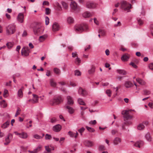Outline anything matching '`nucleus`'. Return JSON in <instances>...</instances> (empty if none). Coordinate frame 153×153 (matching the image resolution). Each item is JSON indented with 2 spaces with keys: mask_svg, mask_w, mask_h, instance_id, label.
I'll return each mask as SVG.
<instances>
[{
  "mask_svg": "<svg viewBox=\"0 0 153 153\" xmlns=\"http://www.w3.org/2000/svg\"><path fill=\"white\" fill-rule=\"evenodd\" d=\"M88 29V25L85 24L76 25L74 27V29L77 33H81L86 31Z\"/></svg>",
  "mask_w": 153,
  "mask_h": 153,
  "instance_id": "f257e3e1",
  "label": "nucleus"
},
{
  "mask_svg": "<svg viewBox=\"0 0 153 153\" xmlns=\"http://www.w3.org/2000/svg\"><path fill=\"white\" fill-rule=\"evenodd\" d=\"M43 31V29L41 25L38 24H36L33 27V31L34 34L36 35H39L42 33Z\"/></svg>",
  "mask_w": 153,
  "mask_h": 153,
  "instance_id": "f03ea898",
  "label": "nucleus"
},
{
  "mask_svg": "<svg viewBox=\"0 0 153 153\" xmlns=\"http://www.w3.org/2000/svg\"><path fill=\"white\" fill-rule=\"evenodd\" d=\"M131 7V4L127 3L126 1H123L121 2V8L124 11H127V12L131 11L130 9Z\"/></svg>",
  "mask_w": 153,
  "mask_h": 153,
  "instance_id": "7ed1b4c3",
  "label": "nucleus"
},
{
  "mask_svg": "<svg viewBox=\"0 0 153 153\" xmlns=\"http://www.w3.org/2000/svg\"><path fill=\"white\" fill-rule=\"evenodd\" d=\"M15 30V26L13 25H10L6 27V33L7 35L13 34Z\"/></svg>",
  "mask_w": 153,
  "mask_h": 153,
  "instance_id": "20e7f679",
  "label": "nucleus"
},
{
  "mask_svg": "<svg viewBox=\"0 0 153 153\" xmlns=\"http://www.w3.org/2000/svg\"><path fill=\"white\" fill-rule=\"evenodd\" d=\"M130 111V110H125L122 111V114L123 115L124 121H126V120H128L132 118V116L129 114Z\"/></svg>",
  "mask_w": 153,
  "mask_h": 153,
  "instance_id": "39448f33",
  "label": "nucleus"
},
{
  "mask_svg": "<svg viewBox=\"0 0 153 153\" xmlns=\"http://www.w3.org/2000/svg\"><path fill=\"white\" fill-rule=\"evenodd\" d=\"M62 101L61 97H59L53 99L50 101V103L52 105L58 104Z\"/></svg>",
  "mask_w": 153,
  "mask_h": 153,
  "instance_id": "423d86ee",
  "label": "nucleus"
},
{
  "mask_svg": "<svg viewBox=\"0 0 153 153\" xmlns=\"http://www.w3.org/2000/svg\"><path fill=\"white\" fill-rule=\"evenodd\" d=\"M30 49L27 47H24L21 51L22 54L24 56H27L29 55Z\"/></svg>",
  "mask_w": 153,
  "mask_h": 153,
  "instance_id": "0eeeda50",
  "label": "nucleus"
},
{
  "mask_svg": "<svg viewBox=\"0 0 153 153\" xmlns=\"http://www.w3.org/2000/svg\"><path fill=\"white\" fill-rule=\"evenodd\" d=\"M78 93L83 96H85L88 94L87 91L85 89H82L80 87L79 88Z\"/></svg>",
  "mask_w": 153,
  "mask_h": 153,
  "instance_id": "6e6552de",
  "label": "nucleus"
},
{
  "mask_svg": "<svg viewBox=\"0 0 153 153\" xmlns=\"http://www.w3.org/2000/svg\"><path fill=\"white\" fill-rule=\"evenodd\" d=\"M12 137L13 135L12 134L10 133L9 134L7 137L5 139V142L4 143V145H8L10 142V138L12 139Z\"/></svg>",
  "mask_w": 153,
  "mask_h": 153,
  "instance_id": "1a4fd4ad",
  "label": "nucleus"
},
{
  "mask_svg": "<svg viewBox=\"0 0 153 153\" xmlns=\"http://www.w3.org/2000/svg\"><path fill=\"white\" fill-rule=\"evenodd\" d=\"M97 4L93 2H87L86 4V7L88 8H93L95 7Z\"/></svg>",
  "mask_w": 153,
  "mask_h": 153,
  "instance_id": "9d476101",
  "label": "nucleus"
},
{
  "mask_svg": "<svg viewBox=\"0 0 153 153\" xmlns=\"http://www.w3.org/2000/svg\"><path fill=\"white\" fill-rule=\"evenodd\" d=\"M67 104L68 105H72L74 103V101L73 98L71 96H68L67 97Z\"/></svg>",
  "mask_w": 153,
  "mask_h": 153,
  "instance_id": "9b49d317",
  "label": "nucleus"
},
{
  "mask_svg": "<svg viewBox=\"0 0 153 153\" xmlns=\"http://www.w3.org/2000/svg\"><path fill=\"white\" fill-rule=\"evenodd\" d=\"M59 29V26L57 23H54L52 25V30L53 31H58Z\"/></svg>",
  "mask_w": 153,
  "mask_h": 153,
  "instance_id": "f8f14e48",
  "label": "nucleus"
},
{
  "mask_svg": "<svg viewBox=\"0 0 153 153\" xmlns=\"http://www.w3.org/2000/svg\"><path fill=\"white\" fill-rule=\"evenodd\" d=\"M24 15L22 13H20L17 16V20L21 23H23V22Z\"/></svg>",
  "mask_w": 153,
  "mask_h": 153,
  "instance_id": "ddd939ff",
  "label": "nucleus"
},
{
  "mask_svg": "<svg viewBox=\"0 0 153 153\" xmlns=\"http://www.w3.org/2000/svg\"><path fill=\"white\" fill-rule=\"evenodd\" d=\"M61 127L60 125L57 124L53 126V130L55 132H58L60 131Z\"/></svg>",
  "mask_w": 153,
  "mask_h": 153,
  "instance_id": "4468645a",
  "label": "nucleus"
},
{
  "mask_svg": "<svg viewBox=\"0 0 153 153\" xmlns=\"http://www.w3.org/2000/svg\"><path fill=\"white\" fill-rule=\"evenodd\" d=\"M33 96L34 98V99L32 100V103H36L38 102L39 97L36 94H33Z\"/></svg>",
  "mask_w": 153,
  "mask_h": 153,
  "instance_id": "2eb2a0df",
  "label": "nucleus"
},
{
  "mask_svg": "<svg viewBox=\"0 0 153 153\" xmlns=\"http://www.w3.org/2000/svg\"><path fill=\"white\" fill-rule=\"evenodd\" d=\"M129 55L128 54L123 55L121 57V59L123 61H127L129 58Z\"/></svg>",
  "mask_w": 153,
  "mask_h": 153,
  "instance_id": "dca6fc26",
  "label": "nucleus"
},
{
  "mask_svg": "<svg viewBox=\"0 0 153 153\" xmlns=\"http://www.w3.org/2000/svg\"><path fill=\"white\" fill-rule=\"evenodd\" d=\"M124 86L125 87L128 88L132 87L133 85L130 81H127L125 82Z\"/></svg>",
  "mask_w": 153,
  "mask_h": 153,
  "instance_id": "f3484780",
  "label": "nucleus"
},
{
  "mask_svg": "<svg viewBox=\"0 0 153 153\" xmlns=\"http://www.w3.org/2000/svg\"><path fill=\"white\" fill-rule=\"evenodd\" d=\"M116 71L119 74L122 75H126L127 74V72L125 70L123 69H117Z\"/></svg>",
  "mask_w": 153,
  "mask_h": 153,
  "instance_id": "a211bd4d",
  "label": "nucleus"
},
{
  "mask_svg": "<svg viewBox=\"0 0 153 153\" xmlns=\"http://www.w3.org/2000/svg\"><path fill=\"white\" fill-rule=\"evenodd\" d=\"M68 133L71 137H74L75 138H76L78 134L77 131H76V133H75L71 131H69L68 132Z\"/></svg>",
  "mask_w": 153,
  "mask_h": 153,
  "instance_id": "6ab92c4d",
  "label": "nucleus"
},
{
  "mask_svg": "<svg viewBox=\"0 0 153 153\" xmlns=\"http://www.w3.org/2000/svg\"><path fill=\"white\" fill-rule=\"evenodd\" d=\"M84 143L86 146L88 147H92L93 146V143L89 141H85Z\"/></svg>",
  "mask_w": 153,
  "mask_h": 153,
  "instance_id": "aec40b11",
  "label": "nucleus"
},
{
  "mask_svg": "<svg viewBox=\"0 0 153 153\" xmlns=\"http://www.w3.org/2000/svg\"><path fill=\"white\" fill-rule=\"evenodd\" d=\"M28 137V135L27 133L25 132H22L21 133L19 137L24 139H25L27 138Z\"/></svg>",
  "mask_w": 153,
  "mask_h": 153,
  "instance_id": "412c9836",
  "label": "nucleus"
},
{
  "mask_svg": "<svg viewBox=\"0 0 153 153\" xmlns=\"http://www.w3.org/2000/svg\"><path fill=\"white\" fill-rule=\"evenodd\" d=\"M136 81L140 85H144L146 84V82L143 79L139 78H137Z\"/></svg>",
  "mask_w": 153,
  "mask_h": 153,
  "instance_id": "4be33fe9",
  "label": "nucleus"
},
{
  "mask_svg": "<svg viewBox=\"0 0 153 153\" xmlns=\"http://www.w3.org/2000/svg\"><path fill=\"white\" fill-rule=\"evenodd\" d=\"M23 87H22L18 91V97H19V98H22L23 97V93L22 92V90L23 89Z\"/></svg>",
  "mask_w": 153,
  "mask_h": 153,
  "instance_id": "5701e85b",
  "label": "nucleus"
},
{
  "mask_svg": "<svg viewBox=\"0 0 153 153\" xmlns=\"http://www.w3.org/2000/svg\"><path fill=\"white\" fill-rule=\"evenodd\" d=\"M121 141L119 137H117L115 138L113 141L114 144L115 145H117Z\"/></svg>",
  "mask_w": 153,
  "mask_h": 153,
  "instance_id": "b1692460",
  "label": "nucleus"
},
{
  "mask_svg": "<svg viewBox=\"0 0 153 153\" xmlns=\"http://www.w3.org/2000/svg\"><path fill=\"white\" fill-rule=\"evenodd\" d=\"M67 109H68V112L71 114L73 113L74 112V110L71 107L67 105L66 107Z\"/></svg>",
  "mask_w": 153,
  "mask_h": 153,
  "instance_id": "393cba45",
  "label": "nucleus"
},
{
  "mask_svg": "<svg viewBox=\"0 0 153 153\" xmlns=\"http://www.w3.org/2000/svg\"><path fill=\"white\" fill-rule=\"evenodd\" d=\"M10 123V121L9 120L7 121L6 122L4 123L2 126L1 127L3 128H7Z\"/></svg>",
  "mask_w": 153,
  "mask_h": 153,
  "instance_id": "a878e982",
  "label": "nucleus"
},
{
  "mask_svg": "<svg viewBox=\"0 0 153 153\" xmlns=\"http://www.w3.org/2000/svg\"><path fill=\"white\" fill-rule=\"evenodd\" d=\"M67 21L68 23H72L74 22V20L71 17H69L67 19Z\"/></svg>",
  "mask_w": 153,
  "mask_h": 153,
  "instance_id": "bb28decb",
  "label": "nucleus"
},
{
  "mask_svg": "<svg viewBox=\"0 0 153 153\" xmlns=\"http://www.w3.org/2000/svg\"><path fill=\"white\" fill-rule=\"evenodd\" d=\"M91 15V13L88 12H85L82 14L83 16L85 18L89 17H90Z\"/></svg>",
  "mask_w": 153,
  "mask_h": 153,
  "instance_id": "cd10ccee",
  "label": "nucleus"
},
{
  "mask_svg": "<svg viewBox=\"0 0 153 153\" xmlns=\"http://www.w3.org/2000/svg\"><path fill=\"white\" fill-rule=\"evenodd\" d=\"M53 71L55 73L58 75H59L61 73V71L60 69L56 68H54Z\"/></svg>",
  "mask_w": 153,
  "mask_h": 153,
  "instance_id": "c85d7f7f",
  "label": "nucleus"
},
{
  "mask_svg": "<svg viewBox=\"0 0 153 153\" xmlns=\"http://www.w3.org/2000/svg\"><path fill=\"white\" fill-rule=\"evenodd\" d=\"M145 137L147 141H150L152 140V137L149 133H147L145 135Z\"/></svg>",
  "mask_w": 153,
  "mask_h": 153,
  "instance_id": "c756f323",
  "label": "nucleus"
},
{
  "mask_svg": "<svg viewBox=\"0 0 153 153\" xmlns=\"http://www.w3.org/2000/svg\"><path fill=\"white\" fill-rule=\"evenodd\" d=\"M47 37V36L46 35L40 36L39 38V40L41 42H43Z\"/></svg>",
  "mask_w": 153,
  "mask_h": 153,
  "instance_id": "7c9ffc66",
  "label": "nucleus"
},
{
  "mask_svg": "<svg viewBox=\"0 0 153 153\" xmlns=\"http://www.w3.org/2000/svg\"><path fill=\"white\" fill-rule=\"evenodd\" d=\"M125 122L122 125V129L124 130L125 129V125H129L130 124H131V122H130L129 121H125Z\"/></svg>",
  "mask_w": 153,
  "mask_h": 153,
  "instance_id": "2f4dec72",
  "label": "nucleus"
},
{
  "mask_svg": "<svg viewBox=\"0 0 153 153\" xmlns=\"http://www.w3.org/2000/svg\"><path fill=\"white\" fill-rule=\"evenodd\" d=\"M0 104L3 108L6 107L7 106V104L5 102V100H3L0 102Z\"/></svg>",
  "mask_w": 153,
  "mask_h": 153,
  "instance_id": "473e14b6",
  "label": "nucleus"
},
{
  "mask_svg": "<svg viewBox=\"0 0 153 153\" xmlns=\"http://www.w3.org/2000/svg\"><path fill=\"white\" fill-rule=\"evenodd\" d=\"M78 102L80 105H85V103L83 101L82 99L81 98H79L78 100Z\"/></svg>",
  "mask_w": 153,
  "mask_h": 153,
  "instance_id": "72a5a7b5",
  "label": "nucleus"
},
{
  "mask_svg": "<svg viewBox=\"0 0 153 153\" xmlns=\"http://www.w3.org/2000/svg\"><path fill=\"white\" fill-rule=\"evenodd\" d=\"M144 126L142 123L140 124L137 127V129L139 130H141L144 129Z\"/></svg>",
  "mask_w": 153,
  "mask_h": 153,
  "instance_id": "f704fd0d",
  "label": "nucleus"
},
{
  "mask_svg": "<svg viewBox=\"0 0 153 153\" xmlns=\"http://www.w3.org/2000/svg\"><path fill=\"white\" fill-rule=\"evenodd\" d=\"M50 83L51 86L52 87H55L56 86V83L53 79L50 80Z\"/></svg>",
  "mask_w": 153,
  "mask_h": 153,
  "instance_id": "c9c22d12",
  "label": "nucleus"
},
{
  "mask_svg": "<svg viewBox=\"0 0 153 153\" xmlns=\"http://www.w3.org/2000/svg\"><path fill=\"white\" fill-rule=\"evenodd\" d=\"M81 62V60L78 57V56H77V58L75 60V63L78 65H79L80 63Z\"/></svg>",
  "mask_w": 153,
  "mask_h": 153,
  "instance_id": "e433bc0d",
  "label": "nucleus"
},
{
  "mask_svg": "<svg viewBox=\"0 0 153 153\" xmlns=\"http://www.w3.org/2000/svg\"><path fill=\"white\" fill-rule=\"evenodd\" d=\"M3 96L5 98H6L8 96V91L6 89L4 90Z\"/></svg>",
  "mask_w": 153,
  "mask_h": 153,
  "instance_id": "4c0bfd02",
  "label": "nucleus"
},
{
  "mask_svg": "<svg viewBox=\"0 0 153 153\" xmlns=\"http://www.w3.org/2000/svg\"><path fill=\"white\" fill-rule=\"evenodd\" d=\"M143 94L144 95H148L150 94L151 92L149 90L145 89L143 91Z\"/></svg>",
  "mask_w": 153,
  "mask_h": 153,
  "instance_id": "58836bf2",
  "label": "nucleus"
},
{
  "mask_svg": "<svg viewBox=\"0 0 153 153\" xmlns=\"http://www.w3.org/2000/svg\"><path fill=\"white\" fill-rule=\"evenodd\" d=\"M13 43L10 42L7 43L6 45L9 49L11 48L13 46Z\"/></svg>",
  "mask_w": 153,
  "mask_h": 153,
  "instance_id": "ea45409f",
  "label": "nucleus"
},
{
  "mask_svg": "<svg viewBox=\"0 0 153 153\" xmlns=\"http://www.w3.org/2000/svg\"><path fill=\"white\" fill-rule=\"evenodd\" d=\"M86 128L88 131L91 132H94L95 131V130L94 128L91 127L86 126Z\"/></svg>",
  "mask_w": 153,
  "mask_h": 153,
  "instance_id": "a19ab883",
  "label": "nucleus"
},
{
  "mask_svg": "<svg viewBox=\"0 0 153 153\" xmlns=\"http://www.w3.org/2000/svg\"><path fill=\"white\" fill-rule=\"evenodd\" d=\"M55 5L56 6V7L57 9L59 10H60L62 9L61 7L58 2H56L55 3Z\"/></svg>",
  "mask_w": 153,
  "mask_h": 153,
  "instance_id": "79ce46f5",
  "label": "nucleus"
},
{
  "mask_svg": "<svg viewBox=\"0 0 153 153\" xmlns=\"http://www.w3.org/2000/svg\"><path fill=\"white\" fill-rule=\"evenodd\" d=\"M75 75L77 76H80L81 75V73L79 71L76 70L74 71Z\"/></svg>",
  "mask_w": 153,
  "mask_h": 153,
  "instance_id": "37998d69",
  "label": "nucleus"
},
{
  "mask_svg": "<svg viewBox=\"0 0 153 153\" xmlns=\"http://www.w3.org/2000/svg\"><path fill=\"white\" fill-rule=\"evenodd\" d=\"M62 4L63 8L65 9L67 8L68 6L67 4L64 1L62 2Z\"/></svg>",
  "mask_w": 153,
  "mask_h": 153,
  "instance_id": "c03bdc74",
  "label": "nucleus"
},
{
  "mask_svg": "<svg viewBox=\"0 0 153 153\" xmlns=\"http://www.w3.org/2000/svg\"><path fill=\"white\" fill-rule=\"evenodd\" d=\"M95 71V68L94 67H92L91 68L88 70V72L89 74H91L93 73Z\"/></svg>",
  "mask_w": 153,
  "mask_h": 153,
  "instance_id": "a18cd8bd",
  "label": "nucleus"
},
{
  "mask_svg": "<svg viewBox=\"0 0 153 153\" xmlns=\"http://www.w3.org/2000/svg\"><path fill=\"white\" fill-rule=\"evenodd\" d=\"M99 33L101 34L102 35H104L105 34V32L104 30L100 29L99 30Z\"/></svg>",
  "mask_w": 153,
  "mask_h": 153,
  "instance_id": "49530a36",
  "label": "nucleus"
},
{
  "mask_svg": "<svg viewBox=\"0 0 153 153\" xmlns=\"http://www.w3.org/2000/svg\"><path fill=\"white\" fill-rule=\"evenodd\" d=\"M106 93L108 97H110L111 96V91L109 89L107 90L106 91Z\"/></svg>",
  "mask_w": 153,
  "mask_h": 153,
  "instance_id": "de8ad7c7",
  "label": "nucleus"
},
{
  "mask_svg": "<svg viewBox=\"0 0 153 153\" xmlns=\"http://www.w3.org/2000/svg\"><path fill=\"white\" fill-rule=\"evenodd\" d=\"M51 138V136L50 134H46L45 135V139L46 140H50Z\"/></svg>",
  "mask_w": 153,
  "mask_h": 153,
  "instance_id": "09e8293b",
  "label": "nucleus"
},
{
  "mask_svg": "<svg viewBox=\"0 0 153 153\" xmlns=\"http://www.w3.org/2000/svg\"><path fill=\"white\" fill-rule=\"evenodd\" d=\"M33 137L34 138L37 139H39L42 138V136L37 134H35Z\"/></svg>",
  "mask_w": 153,
  "mask_h": 153,
  "instance_id": "8fccbe9b",
  "label": "nucleus"
},
{
  "mask_svg": "<svg viewBox=\"0 0 153 153\" xmlns=\"http://www.w3.org/2000/svg\"><path fill=\"white\" fill-rule=\"evenodd\" d=\"M85 129L83 127H82L78 130V131L80 134L81 135H82V133L84 131Z\"/></svg>",
  "mask_w": 153,
  "mask_h": 153,
  "instance_id": "3c124183",
  "label": "nucleus"
},
{
  "mask_svg": "<svg viewBox=\"0 0 153 153\" xmlns=\"http://www.w3.org/2000/svg\"><path fill=\"white\" fill-rule=\"evenodd\" d=\"M49 22V19L48 16H46L45 17V22L46 25H48Z\"/></svg>",
  "mask_w": 153,
  "mask_h": 153,
  "instance_id": "603ef678",
  "label": "nucleus"
},
{
  "mask_svg": "<svg viewBox=\"0 0 153 153\" xmlns=\"http://www.w3.org/2000/svg\"><path fill=\"white\" fill-rule=\"evenodd\" d=\"M118 131L116 129H112L111 131V133L112 135H114L115 134L117 133Z\"/></svg>",
  "mask_w": 153,
  "mask_h": 153,
  "instance_id": "864d4df0",
  "label": "nucleus"
},
{
  "mask_svg": "<svg viewBox=\"0 0 153 153\" xmlns=\"http://www.w3.org/2000/svg\"><path fill=\"white\" fill-rule=\"evenodd\" d=\"M137 21L139 25H142L143 24V21L140 19H137Z\"/></svg>",
  "mask_w": 153,
  "mask_h": 153,
  "instance_id": "5fc2aeb1",
  "label": "nucleus"
},
{
  "mask_svg": "<svg viewBox=\"0 0 153 153\" xmlns=\"http://www.w3.org/2000/svg\"><path fill=\"white\" fill-rule=\"evenodd\" d=\"M56 121V118L55 117H53L51 119L50 122L51 123H55Z\"/></svg>",
  "mask_w": 153,
  "mask_h": 153,
  "instance_id": "6e6d98bb",
  "label": "nucleus"
},
{
  "mask_svg": "<svg viewBox=\"0 0 153 153\" xmlns=\"http://www.w3.org/2000/svg\"><path fill=\"white\" fill-rule=\"evenodd\" d=\"M50 13V10L49 8H47L45 9V13L46 14L48 15Z\"/></svg>",
  "mask_w": 153,
  "mask_h": 153,
  "instance_id": "4d7b16f0",
  "label": "nucleus"
},
{
  "mask_svg": "<svg viewBox=\"0 0 153 153\" xmlns=\"http://www.w3.org/2000/svg\"><path fill=\"white\" fill-rule=\"evenodd\" d=\"M99 150H105V146L103 145H100L99 146Z\"/></svg>",
  "mask_w": 153,
  "mask_h": 153,
  "instance_id": "13d9d810",
  "label": "nucleus"
},
{
  "mask_svg": "<svg viewBox=\"0 0 153 153\" xmlns=\"http://www.w3.org/2000/svg\"><path fill=\"white\" fill-rule=\"evenodd\" d=\"M41 148V147L40 146H38L36 149H35L34 150L35 152L37 153L39 151Z\"/></svg>",
  "mask_w": 153,
  "mask_h": 153,
  "instance_id": "bf43d9fd",
  "label": "nucleus"
},
{
  "mask_svg": "<svg viewBox=\"0 0 153 153\" xmlns=\"http://www.w3.org/2000/svg\"><path fill=\"white\" fill-rule=\"evenodd\" d=\"M45 150L48 152H50L51 151V149L49 148V146H45Z\"/></svg>",
  "mask_w": 153,
  "mask_h": 153,
  "instance_id": "052dcab7",
  "label": "nucleus"
},
{
  "mask_svg": "<svg viewBox=\"0 0 153 153\" xmlns=\"http://www.w3.org/2000/svg\"><path fill=\"white\" fill-rule=\"evenodd\" d=\"M130 65H132L134 68H137V66L133 62H131L130 63Z\"/></svg>",
  "mask_w": 153,
  "mask_h": 153,
  "instance_id": "680f3d73",
  "label": "nucleus"
},
{
  "mask_svg": "<svg viewBox=\"0 0 153 153\" xmlns=\"http://www.w3.org/2000/svg\"><path fill=\"white\" fill-rule=\"evenodd\" d=\"M97 122L96 120L91 121L89 122V124L93 125H95L96 124Z\"/></svg>",
  "mask_w": 153,
  "mask_h": 153,
  "instance_id": "e2e57ef3",
  "label": "nucleus"
},
{
  "mask_svg": "<svg viewBox=\"0 0 153 153\" xmlns=\"http://www.w3.org/2000/svg\"><path fill=\"white\" fill-rule=\"evenodd\" d=\"M149 67L151 70H153V63H151L149 64Z\"/></svg>",
  "mask_w": 153,
  "mask_h": 153,
  "instance_id": "0e129e2a",
  "label": "nucleus"
},
{
  "mask_svg": "<svg viewBox=\"0 0 153 153\" xmlns=\"http://www.w3.org/2000/svg\"><path fill=\"white\" fill-rule=\"evenodd\" d=\"M72 57H75L76 56H77V52H73L72 53Z\"/></svg>",
  "mask_w": 153,
  "mask_h": 153,
  "instance_id": "69168bd1",
  "label": "nucleus"
},
{
  "mask_svg": "<svg viewBox=\"0 0 153 153\" xmlns=\"http://www.w3.org/2000/svg\"><path fill=\"white\" fill-rule=\"evenodd\" d=\"M138 142L139 143V146H140V147L141 146H143V145L144 144V142L143 141H138Z\"/></svg>",
  "mask_w": 153,
  "mask_h": 153,
  "instance_id": "338daca9",
  "label": "nucleus"
},
{
  "mask_svg": "<svg viewBox=\"0 0 153 153\" xmlns=\"http://www.w3.org/2000/svg\"><path fill=\"white\" fill-rule=\"evenodd\" d=\"M43 5H49V2L47 1H44L43 3Z\"/></svg>",
  "mask_w": 153,
  "mask_h": 153,
  "instance_id": "774afa93",
  "label": "nucleus"
}]
</instances>
